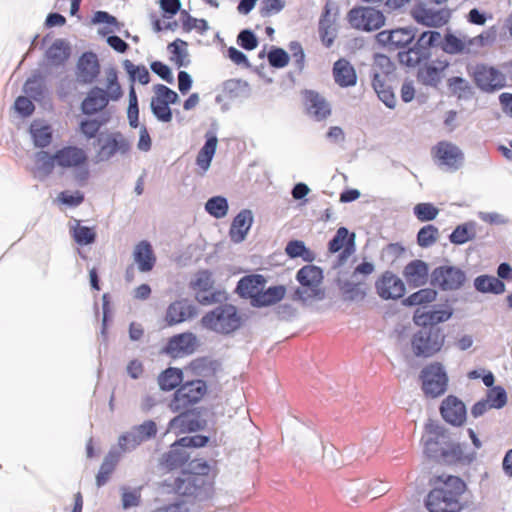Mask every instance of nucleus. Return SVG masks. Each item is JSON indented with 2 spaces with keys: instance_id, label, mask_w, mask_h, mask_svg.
<instances>
[{
  "instance_id": "1",
  "label": "nucleus",
  "mask_w": 512,
  "mask_h": 512,
  "mask_svg": "<svg viewBox=\"0 0 512 512\" xmlns=\"http://www.w3.org/2000/svg\"><path fill=\"white\" fill-rule=\"evenodd\" d=\"M425 431L424 453L429 459L448 465H470L476 459L475 452H463L460 443L454 442L451 433L444 426L430 421L425 425Z\"/></svg>"
},
{
  "instance_id": "2",
  "label": "nucleus",
  "mask_w": 512,
  "mask_h": 512,
  "mask_svg": "<svg viewBox=\"0 0 512 512\" xmlns=\"http://www.w3.org/2000/svg\"><path fill=\"white\" fill-rule=\"evenodd\" d=\"M266 282L263 275H247L238 281L236 291L240 297L250 299L255 307L270 306L281 301L286 293L285 287L272 286L265 290Z\"/></svg>"
},
{
  "instance_id": "3",
  "label": "nucleus",
  "mask_w": 512,
  "mask_h": 512,
  "mask_svg": "<svg viewBox=\"0 0 512 512\" xmlns=\"http://www.w3.org/2000/svg\"><path fill=\"white\" fill-rule=\"evenodd\" d=\"M451 316V309H436L430 311H421L420 309H417L415 311V323L424 327L423 330L418 331L414 335L412 340L413 347L417 352H438L440 350L437 341L439 337L438 332H432V328L427 331L426 327H433L441 322H445Z\"/></svg>"
},
{
  "instance_id": "4",
  "label": "nucleus",
  "mask_w": 512,
  "mask_h": 512,
  "mask_svg": "<svg viewBox=\"0 0 512 512\" xmlns=\"http://www.w3.org/2000/svg\"><path fill=\"white\" fill-rule=\"evenodd\" d=\"M107 91L100 87H93L81 103V110L86 115H94L104 110L109 101H117L122 95V88L118 82V76L115 70L107 73Z\"/></svg>"
},
{
  "instance_id": "5",
  "label": "nucleus",
  "mask_w": 512,
  "mask_h": 512,
  "mask_svg": "<svg viewBox=\"0 0 512 512\" xmlns=\"http://www.w3.org/2000/svg\"><path fill=\"white\" fill-rule=\"evenodd\" d=\"M201 323L205 328L217 333L229 334L240 328L242 318L235 306L224 304L206 313Z\"/></svg>"
},
{
  "instance_id": "6",
  "label": "nucleus",
  "mask_w": 512,
  "mask_h": 512,
  "mask_svg": "<svg viewBox=\"0 0 512 512\" xmlns=\"http://www.w3.org/2000/svg\"><path fill=\"white\" fill-rule=\"evenodd\" d=\"M207 383L203 379H193L184 381L173 393L169 402V409L172 412L182 411L183 409L194 408L207 393Z\"/></svg>"
},
{
  "instance_id": "7",
  "label": "nucleus",
  "mask_w": 512,
  "mask_h": 512,
  "mask_svg": "<svg viewBox=\"0 0 512 512\" xmlns=\"http://www.w3.org/2000/svg\"><path fill=\"white\" fill-rule=\"evenodd\" d=\"M174 490L180 496L204 501L213 494V481L199 474L197 475V473L183 471L182 477L175 479Z\"/></svg>"
},
{
  "instance_id": "8",
  "label": "nucleus",
  "mask_w": 512,
  "mask_h": 512,
  "mask_svg": "<svg viewBox=\"0 0 512 512\" xmlns=\"http://www.w3.org/2000/svg\"><path fill=\"white\" fill-rule=\"evenodd\" d=\"M300 286L296 289L295 295L302 301L322 299L324 291L322 289L323 273L322 270L314 265L302 267L296 275Z\"/></svg>"
},
{
  "instance_id": "9",
  "label": "nucleus",
  "mask_w": 512,
  "mask_h": 512,
  "mask_svg": "<svg viewBox=\"0 0 512 512\" xmlns=\"http://www.w3.org/2000/svg\"><path fill=\"white\" fill-rule=\"evenodd\" d=\"M422 391L426 397L437 398L443 395L448 386V375L445 367L435 362L425 366L420 373Z\"/></svg>"
},
{
  "instance_id": "10",
  "label": "nucleus",
  "mask_w": 512,
  "mask_h": 512,
  "mask_svg": "<svg viewBox=\"0 0 512 512\" xmlns=\"http://www.w3.org/2000/svg\"><path fill=\"white\" fill-rule=\"evenodd\" d=\"M168 423V431L176 435L195 433L204 430L207 420L203 418V408L194 407L178 411Z\"/></svg>"
},
{
  "instance_id": "11",
  "label": "nucleus",
  "mask_w": 512,
  "mask_h": 512,
  "mask_svg": "<svg viewBox=\"0 0 512 512\" xmlns=\"http://www.w3.org/2000/svg\"><path fill=\"white\" fill-rule=\"evenodd\" d=\"M179 100L178 94L163 84L154 86V96L151 99V110L154 116L161 122L168 123L172 120L170 104Z\"/></svg>"
},
{
  "instance_id": "12",
  "label": "nucleus",
  "mask_w": 512,
  "mask_h": 512,
  "mask_svg": "<svg viewBox=\"0 0 512 512\" xmlns=\"http://www.w3.org/2000/svg\"><path fill=\"white\" fill-rule=\"evenodd\" d=\"M350 25L358 30L374 31L384 25L385 17L379 10L371 7H356L347 15Z\"/></svg>"
},
{
  "instance_id": "13",
  "label": "nucleus",
  "mask_w": 512,
  "mask_h": 512,
  "mask_svg": "<svg viewBox=\"0 0 512 512\" xmlns=\"http://www.w3.org/2000/svg\"><path fill=\"white\" fill-rule=\"evenodd\" d=\"M432 157L440 167L458 170L464 161V155L458 146L448 141H440L432 148Z\"/></svg>"
},
{
  "instance_id": "14",
  "label": "nucleus",
  "mask_w": 512,
  "mask_h": 512,
  "mask_svg": "<svg viewBox=\"0 0 512 512\" xmlns=\"http://www.w3.org/2000/svg\"><path fill=\"white\" fill-rule=\"evenodd\" d=\"M478 88L486 92H493L505 86L506 78L498 69L485 65L477 64L471 74Z\"/></svg>"
},
{
  "instance_id": "15",
  "label": "nucleus",
  "mask_w": 512,
  "mask_h": 512,
  "mask_svg": "<svg viewBox=\"0 0 512 512\" xmlns=\"http://www.w3.org/2000/svg\"><path fill=\"white\" fill-rule=\"evenodd\" d=\"M464 272L453 266H440L431 274V284L443 291L457 290L465 282Z\"/></svg>"
},
{
  "instance_id": "16",
  "label": "nucleus",
  "mask_w": 512,
  "mask_h": 512,
  "mask_svg": "<svg viewBox=\"0 0 512 512\" xmlns=\"http://www.w3.org/2000/svg\"><path fill=\"white\" fill-rule=\"evenodd\" d=\"M411 16L421 25L439 28L449 22L451 10L448 8L432 9L420 3L413 7Z\"/></svg>"
},
{
  "instance_id": "17",
  "label": "nucleus",
  "mask_w": 512,
  "mask_h": 512,
  "mask_svg": "<svg viewBox=\"0 0 512 512\" xmlns=\"http://www.w3.org/2000/svg\"><path fill=\"white\" fill-rule=\"evenodd\" d=\"M425 506L429 512H461L463 509L460 499L448 495L447 491L437 486L428 493Z\"/></svg>"
},
{
  "instance_id": "18",
  "label": "nucleus",
  "mask_w": 512,
  "mask_h": 512,
  "mask_svg": "<svg viewBox=\"0 0 512 512\" xmlns=\"http://www.w3.org/2000/svg\"><path fill=\"white\" fill-rule=\"evenodd\" d=\"M449 67L446 59H436L432 61H424L418 67L416 78L417 81L429 87L436 88L445 76V71Z\"/></svg>"
},
{
  "instance_id": "19",
  "label": "nucleus",
  "mask_w": 512,
  "mask_h": 512,
  "mask_svg": "<svg viewBox=\"0 0 512 512\" xmlns=\"http://www.w3.org/2000/svg\"><path fill=\"white\" fill-rule=\"evenodd\" d=\"M377 294L384 300H396L404 296L403 281L390 271L384 272L375 283Z\"/></svg>"
},
{
  "instance_id": "20",
  "label": "nucleus",
  "mask_w": 512,
  "mask_h": 512,
  "mask_svg": "<svg viewBox=\"0 0 512 512\" xmlns=\"http://www.w3.org/2000/svg\"><path fill=\"white\" fill-rule=\"evenodd\" d=\"M440 414L445 422L459 427L466 421L467 410L465 404L457 396L449 395L441 402Z\"/></svg>"
},
{
  "instance_id": "21",
  "label": "nucleus",
  "mask_w": 512,
  "mask_h": 512,
  "mask_svg": "<svg viewBox=\"0 0 512 512\" xmlns=\"http://www.w3.org/2000/svg\"><path fill=\"white\" fill-rule=\"evenodd\" d=\"M303 104L308 115L317 121L328 118L331 114V108L326 99L318 92L313 90H305L302 92Z\"/></svg>"
},
{
  "instance_id": "22",
  "label": "nucleus",
  "mask_w": 512,
  "mask_h": 512,
  "mask_svg": "<svg viewBox=\"0 0 512 512\" xmlns=\"http://www.w3.org/2000/svg\"><path fill=\"white\" fill-rule=\"evenodd\" d=\"M100 73V64L97 55L93 52H85L77 62L76 76L82 84L93 83Z\"/></svg>"
},
{
  "instance_id": "23",
  "label": "nucleus",
  "mask_w": 512,
  "mask_h": 512,
  "mask_svg": "<svg viewBox=\"0 0 512 512\" xmlns=\"http://www.w3.org/2000/svg\"><path fill=\"white\" fill-rule=\"evenodd\" d=\"M130 150L129 141L119 132L108 135L98 152L100 160H109L116 154H126Z\"/></svg>"
},
{
  "instance_id": "24",
  "label": "nucleus",
  "mask_w": 512,
  "mask_h": 512,
  "mask_svg": "<svg viewBox=\"0 0 512 512\" xmlns=\"http://www.w3.org/2000/svg\"><path fill=\"white\" fill-rule=\"evenodd\" d=\"M57 166L61 168H74L82 166L87 161L85 151L76 146H66L54 153Z\"/></svg>"
},
{
  "instance_id": "25",
  "label": "nucleus",
  "mask_w": 512,
  "mask_h": 512,
  "mask_svg": "<svg viewBox=\"0 0 512 512\" xmlns=\"http://www.w3.org/2000/svg\"><path fill=\"white\" fill-rule=\"evenodd\" d=\"M132 256L138 270L142 273L152 271L157 260L152 245L146 240L135 245Z\"/></svg>"
},
{
  "instance_id": "26",
  "label": "nucleus",
  "mask_w": 512,
  "mask_h": 512,
  "mask_svg": "<svg viewBox=\"0 0 512 512\" xmlns=\"http://www.w3.org/2000/svg\"><path fill=\"white\" fill-rule=\"evenodd\" d=\"M414 37V31L411 28L385 30L377 35L378 41L389 46L391 49L405 47L413 41Z\"/></svg>"
},
{
  "instance_id": "27",
  "label": "nucleus",
  "mask_w": 512,
  "mask_h": 512,
  "mask_svg": "<svg viewBox=\"0 0 512 512\" xmlns=\"http://www.w3.org/2000/svg\"><path fill=\"white\" fill-rule=\"evenodd\" d=\"M403 276L410 287L423 286L428 281V264L419 259L413 260L405 266Z\"/></svg>"
},
{
  "instance_id": "28",
  "label": "nucleus",
  "mask_w": 512,
  "mask_h": 512,
  "mask_svg": "<svg viewBox=\"0 0 512 512\" xmlns=\"http://www.w3.org/2000/svg\"><path fill=\"white\" fill-rule=\"evenodd\" d=\"M341 250L340 262H344L354 252V234L349 235L345 227H340L329 242V251L331 253Z\"/></svg>"
},
{
  "instance_id": "29",
  "label": "nucleus",
  "mask_w": 512,
  "mask_h": 512,
  "mask_svg": "<svg viewBox=\"0 0 512 512\" xmlns=\"http://www.w3.org/2000/svg\"><path fill=\"white\" fill-rule=\"evenodd\" d=\"M190 453L185 446L177 444V440L170 445V449L161 457V465L167 470H175L187 465Z\"/></svg>"
},
{
  "instance_id": "30",
  "label": "nucleus",
  "mask_w": 512,
  "mask_h": 512,
  "mask_svg": "<svg viewBox=\"0 0 512 512\" xmlns=\"http://www.w3.org/2000/svg\"><path fill=\"white\" fill-rule=\"evenodd\" d=\"M195 314V309L192 305L184 300H178L171 303L165 315V321L168 325L172 326L191 318Z\"/></svg>"
},
{
  "instance_id": "31",
  "label": "nucleus",
  "mask_w": 512,
  "mask_h": 512,
  "mask_svg": "<svg viewBox=\"0 0 512 512\" xmlns=\"http://www.w3.org/2000/svg\"><path fill=\"white\" fill-rule=\"evenodd\" d=\"M434 485L444 491H447L448 495H451L456 499H460L461 495L464 494L467 488V485L462 478L449 474L436 476Z\"/></svg>"
},
{
  "instance_id": "32",
  "label": "nucleus",
  "mask_w": 512,
  "mask_h": 512,
  "mask_svg": "<svg viewBox=\"0 0 512 512\" xmlns=\"http://www.w3.org/2000/svg\"><path fill=\"white\" fill-rule=\"evenodd\" d=\"M252 213L249 210H242L233 219L229 235L233 242L239 243L245 239L247 232L252 225Z\"/></svg>"
},
{
  "instance_id": "33",
  "label": "nucleus",
  "mask_w": 512,
  "mask_h": 512,
  "mask_svg": "<svg viewBox=\"0 0 512 512\" xmlns=\"http://www.w3.org/2000/svg\"><path fill=\"white\" fill-rule=\"evenodd\" d=\"M333 75L335 82L341 87L354 86L357 81L354 67L345 59H339L334 63Z\"/></svg>"
},
{
  "instance_id": "34",
  "label": "nucleus",
  "mask_w": 512,
  "mask_h": 512,
  "mask_svg": "<svg viewBox=\"0 0 512 512\" xmlns=\"http://www.w3.org/2000/svg\"><path fill=\"white\" fill-rule=\"evenodd\" d=\"M197 337L190 332L173 336L164 352H194L197 349Z\"/></svg>"
},
{
  "instance_id": "35",
  "label": "nucleus",
  "mask_w": 512,
  "mask_h": 512,
  "mask_svg": "<svg viewBox=\"0 0 512 512\" xmlns=\"http://www.w3.org/2000/svg\"><path fill=\"white\" fill-rule=\"evenodd\" d=\"M190 367L196 376L209 378L215 376L221 369V363L218 360L212 359L210 355H204L193 360Z\"/></svg>"
},
{
  "instance_id": "36",
  "label": "nucleus",
  "mask_w": 512,
  "mask_h": 512,
  "mask_svg": "<svg viewBox=\"0 0 512 512\" xmlns=\"http://www.w3.org/2000/svg\"><path fill=\"white\" fill-rule=\"evenodd\" d=\"M473 45V40H469L466 37H457L452 33H447L444 36L442 43V50L448 54H463L469 53L470 47Z\"/></svg>"
},
{
  "instance_id": "37",
  "label": "nucleus",
  "mask_w": 512,
  "mask_h": 512,
  "mask_svg": "<svg viewBox=\"0 0 512 512\" xmlns=\"http://www.w3.org/2000/svg\"><path fill=\"white\" fill-rule=\"evenodd\" d=\"M30 133L36 147L45 148L52 142L53 132L51 126L41 121H34L30 125Z\"/></svg>"
},
{
  "instance_id": "38",
  "label": "nucleus",
  "mask_w": 512,
  "mask_h": 512,
  "mask_svg": "<svg viewBox=\"0 0 512 512\" xmlns=\"http://www.w3.org/2000/svg\"><path fill=\"white\" fill-rule=\"evenodd\" d=\"M119 458V453L113 450L109 451L108 454L104 457V460L96 475L97 487L100 488L108 482L110 475L113 473V471L116 468V465L119 462Z\"/></svg>"
},
{
  "instance_id": "39",
  "label": "nucleus",
  "mask_w": 512,
  "mask_h": 512,
  "mask_svg": "<svg viewBox=\"0 0 512 512\" xmlns=\"http://www.w3.org/2000/svg\"><path fill=\"white\" fill-rule=\"evenodd\" d=\"M183 371L179 368L169 367L162 371L158 376L159 387L163 391H172L177 389L183 382Z\"/></svg>"
},
{
  "instance_id": "40",
  "label": "nucleus",
  "mask_w": 512,
  "mask_h": 512,
  "mask_svg": "<svg viewBox=\"0 0 512 512\" xmlns=\"http://www.w3.org/2000/svg\"><path fill=\"white\" fill-rule=\"evenodd\" d=\"M319 34L326 47H330L333 44L336 36V29L334 28L333 21L331 19V11L328 5L324 7V11L319 21Z\"/></svg>"
},
{
  "instance_id": "41",
  "label": "nucleus",
  "mask_w": 512,
  "mask_h": 512,
  "mask_svg": "<svg viewBox=\"0 0 512 512\" xmlns=\"http://www.w3.org/2000/svg\"><path fill=\"white\" fill-rule=\"evenodd\" d=\"M69 55L70 48L63 40H56L46 51L47 60L54 66L64 64Z\"/></svg>"
},
{
  "instance_id": "42",
  "label": "nucleus",
  "mask_w": 512,
  "mask_h": 512,
  "mask_svg": "<svg viewBox=\"0 0 512 512\" xmlns=\"http://www.w3.org/2000/svg\"><path fill=\"white\" fill-rule=\"evenodd\" d=\"M399 61L401 64L408 67H416L423 64L424 60L429 58V52L424 51L417 45L413 48H409L407 51L399 52Z\"/></svg>"
},
{
  "instance_id": "43",
  "label": "nucleus",
  "mask_w": 512,
  "mask_h": 512,
  "mask_svg": "<svg viewBox=\"0 0 512 512\" xmlns=\"http://www.w3.org/2000/svg\"><path fill=\"white\" fill-rule=\"evenodd\" d=\"M475 288L480 292L501 294L505 291V284L494 276L482 275L475 279Z\"/></svg>"
},
{
  "instance_id": "44",
  "label": "nucleus",
  "mask_w": 512,
  "mask_h": 512,
  "mask_svg": "<svg viewBox=\"0 0 512 512\" xmlns=\"http://www.w3.org/2000/svg\"><path fill=\"white\" fill-rule=\"evenodd\" d=\"M34 162L36 172L40 176L44 177L50 175L53 172L55 165H57L56 158H54V154L51 155L46 151L37 152L34 157Z\"/></svg>"
},
{
  "instance_id": "45",
  "label": "nucleus",
  "mask_w": 512,
  "mask_h": 512,
  "mask_svg": "<svg viewBox=\"0 0 512 512\" xmlns=\"http://www.w3.org/2000/svg\"><path fill=\"white\" fill-rule=\"evenodd\" d=\"M216 147L217 138L215 136H211L207 139L204 146L199 151L196 158V163L201 169H203V171H206L209 168L212 158L215 154Z\"/></svg>"
},
{
  "instance_id": "46",
  "label": "nucleus",
  "mask_w": 512,
  "mask_h": 512,
  "mask_svg": "<svg viewBox=\"0 0 512 512\" xmlns=\"http://www.w3.org/2000/svg\"><path fill=\"white\" fill-rule=\"evenodd\" d=\"M485 399L490 408L499 410L507 405L508 394L503 386L496 385L487 390Z\"/></svg>"
},
{
  "instance_id": "47",
  "label": "nucleus",
  "mask_w": 512,
  "mask_h": 512,
  "mask_svg": "<svg viewBox=\"0 0 512 512\" xmlns=\"http://www.w3.org/2000/svg\"><path fill=\"white\" fill-rule=\"evenodd\" d=\"M285 251L291 258L301 257L303 260L311 262L315 258L313 251L308 249L303 241L293 240L288 242Z\"/></svg>"
},
{
  "instance_id": "48",
  "label": "nucleus",
  "mask_w": 512,
  "mask_h": 512,
  "mask_svg": "<svg viewBox=\"0 0 512 512\" xmlns=\"http://www.w3.org/2000/svg\"><path fill=\"white\" fill-rule=\"evenodd\" d=\"M123 67L130 76L132 81H138L142 85H146L150 81V74L144 65H134L130 60L123 61Z\"/></svg>"
},
{
  "instance_id": "49",
  "label": "nucleus",
  "mask_w": 512,
  "mask_h": 512,
  "mask_svg": "<svg viewBox=\"0 0 512 512\" xmlns=\"http://www.w3.org/2000/svg\"><path fill=\"white\" fill-rule=\"evenodd\" d=\"M72 228V237L79 245H88L95 241L96 232L93 228L82 226L80 221L76 220Z\"/></svg>"
},
{
  "instance_id": "50",
  "label": "nucleus",
  "mask_w": 512,
  "mask_h": 512,
  "mask_svg": "<svg viewBox=\"0 0 512 512\" xmlns=\"http://www.w3.org/2000/svg\"><path fill=\"white\" fill-rule=\"evenodd\" d=\"M436 296L437 292L434 289H420L417 292L409 295L404 300V303L410 306L427 304L433 302L436 299Z\"/></svg>"
},
{
  "instance_id": "51",
  "label": "nucleus",
  "mask_w": 512,
  "mask_h": 512,
  "mask_svg": "<svg viewBox=\"0 0 512 512\" xmlns=\"http://www.w3.org/2000/svg\"><path fill=\"white\" fill-rule=\"evenodd\" d=\"M206 211L215 218H223L228 212V203L224 197L215 196L205 204Z\"/></svg>"
},
{
  "instance_id": "52",
  "label": "nucleus",
  "mask_w": 512,
  "mask_h": 512,
  "mask_svg": "<svg viewBox=\"0 0 512 512\" xmlns=\"http://www.w3.org/2000/svg\"><path fill=\"white\" fill-rule=\"evenodd\" d=\"M214 280L212 278V273L204 270L199 271L195 279L191 282V287L200 292H207L213 288Z\"/></svg>"
},
{
  "instance_id": "53",
  "label": "nucleus",
  "mask_w": 512,
  "mask_h": 512,
  "mask_svg": "<svg viewBox=\"0 0 512 512\" xmlns=\"http://www.w3.org/2000/svg\"><path fill=\"white\" fill-rule=\"evenodd\" d=\"M132 428L139 439H141V443L154 438L157 434V425L153 420H146Z\"/></svg>"
},
{
  "instance_id": "54",
  "label": "nucleus",
  "mask_w": 512,
  "mask_h": 512,
  "mask_svg": "<svg viewBox=\"0 0 512 512\" xmlns=\"http://www.w3.org/2000/svg\"><path fill=\"white\" fill-rule=\"evenodd\" d=\"M438 237V229L433 225L421 228L417 234V242L421 247H429L434 244Z\"/></svg>"
},
{
  "instance_id": "55",
  "label": "nucleus",
  "mask_w": 512,
  "mask_h": 512,
  "mask_svg": "<svg viewBox=\"0 0 512 512\" xmlns=\"http://www.w3.org/2000/svg\"><path fill=\"white\" fill-rule=\"evenodd\" d=\"M210 441V437L207 435L196 434L191 436H183L177 439V444L189 448H202L205 447Z\"/></svg>"
},
{
  "instance_id": "56",
  "label": "nucleus",
  "mask_w": 512,
  "mask_h": 512,
  "mask_svg": "<svg viewBox=\"0 0 512 512\" xmlns=\"http://www.w3.org/2000/svg\"><path fill=\"white\" fill-rule=\"evenodd\" d=\"M474 237L472 226L470 225H459L450 235V241L454 244H464Z\"/></svg>"
},
{
  "instance_id": "57",
  "label": "nucleus",
  "mask_w": 512,
  "mask_h": 512,
  "mask_svg": "<svg viewBox=\"0 0 512 512\" xmlns=\"http://www.w3.org/2000/svg\"><path fill=\"white\" fill-rule=\"evenodd\" d=\"M141 444V439L136 435L133 428L123 433L118 439V445L124 452L132 451Z\"/></svg>"
},
{
  "instance_id": "58",
  "label": "nucleus",
  "mask_w": 512,
  "mask_h": 512,
  "mask_svg": "<svg viewBox=\"0 0 512 512\" xmlns=\"http://www.w3.org/2000/svg\"><path fill=\"white\" fill-rule=\"evenodd\" d=\"M187 473H197V475L204 476L206 479H211L209 476L210 465L204 459L194 458L192 460L189 459L187 463L186 470H183Z\"/></svg>"
},
{
  "instance_id": "59",
  "label": "nucleus",
  "mask_w": 512,
  "mask_h": 512,
  "mask_svg": "<svg viewBox=\"0 0 512 512\" xmlns=\"http://www.w3.org/2000/svg\"><path fill=\"white\" fill-rule=\"evenodd\" d=\"M438 209L431 203H420L414 208V213L420 221H431L438 215Z\"/></svg>"
},
{
  "instance_id": "60",
  "label": "nucleus",
  "mask_w": 512,
  "mask_h": 512,
  "mask_svg": "<svg viewBox=\"0 0 512 512\" xmlns=\"http://www.w3.org/2000/svg\"><path fill=\"white\" fill-rule=\"evenodd\" d=\"M268 61L272 67L283 68L289 62V55L284 49L273 47L268 53Z\"/></svg>"
},
{
  "instance_id": "61",
  "label": "nucleus",
  "mask_w": 512,
  "mask_h": 512,
  "mask_svg": "<svg viewBox=\"0 0 512 512\" xmlns=\"http://www.w3.org/2000/svg\"><path fill=\"white\" fill-rule=\"evenodd\" d=\"M441 39V34L437 31H425L423 32L417 40L416 45L423 49L424 51H428L430 47L435 46L439 40Z\"/></svg>"
},
{
  "instance_id": "62",
  "label": "nucleus",
  "mask_w": 512,
  "mask_h": 512,
  "mask_svg": "<svg viewBox=\"0 0 512 512\" xmlns=\"http://www.w3.org/2000/svg\"><path fill=\"white\" fill-rule=\"evenodd\" d=\"M57 199L62 204L76 207L84 201V195L80 191H75L73 193L69 191H63L59 193Z\"/></svg>"
},
{
  "instance_id": "63",
  "label": "nucleus",
  "mask_w": 512,
  "mask_h": 512,
  "mask_svg": "<svg viewBox=\"0 0 512 512\" xmlns=\"http://www.w3.org/2000/svg\"><path fill=\"white\" fill-rule=\"evenodd\" d=\"M237 42L245 50H253L258 46V39L250 30H243L239 33Z\"/></svg>"
},
{
  "instance_id": "64",
  "label": "nucleus",
  "mask_w": 512,
  "mask_h": 512,
  "mask_svg": "<svg viewBox=\"0 0 512 512\" xmlns=\"http://www.w3.org/2000/svg\"><path fill=\"white\" fill-rule=\"evenodd\" d=\"M14 106L16 111L25 117L30 116L35 109L33 102L29 98L24 96H19L15 100Z\"/></svg>"
}]
</instances>
